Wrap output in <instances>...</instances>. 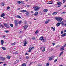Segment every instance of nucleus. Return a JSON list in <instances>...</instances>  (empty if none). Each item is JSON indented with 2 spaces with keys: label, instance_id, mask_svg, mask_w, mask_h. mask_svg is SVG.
<instances>
[{
  "label": "nucleus",
  "instance_id": "nucleus-1",
  "mask_svg": "<svg viewBox=\"0 0 66 66\" xmlns=\"http://www.w3.org/2000/svg\"><path fill=\"white\" fill-rule=\"evenodd\" d=\"M54 18L57 21H58L59 22H62L61 21H62L63 19V18L61 17H55Z\"/></svg>",
  "mask_w": 66,
  "mask_h": 66
},
{
  "label": "nucleus",
  "instance_id": "nucleus-2",
  "mask_svg": "<svg viewBox=\"0 0 66 66\" xmlns=\"http://www.w3.org/2000/svg\"><path fill=\"white\" fill-rule=\"evenodd\" d=\"M20 12H22V13H24V12H26V16H29V12H27V11H26V10H21L20 11Z\"/></svg>",
  "mask_w": 66,
  "mask_h": 66
},
{
  "label": "nucleus",
  "instance_id": "nucleus-3",
  "mask_svg": "<svg viewBox=\"0 0 66 66\" xmlns=\"http://www.w3.org/2000/svg\"><path fill=\"white\" fill-rule=\"evenodd\" d=\"M38 14V12H35V14H34L35 16H36V15H37Z\"/></svg>",
  "mask_w": 66,
  "mask_h": 66
},
{
  "label": "nucleus",
  "instance_id": "nucleus-4",
  "mask_svg": "<svg viewBox=\"0 0 66 66\" xmlns=\"http://www.w3.org/2000/svg\"><path fill=\"white\" fill-rule=\"evenodd\" d=\"M33 7L34 9H40V7L37 6Z\"/></svg>",
  "mask_w": 66,
  "mask_h": 66
},
{
  "label": "nucleus",
  "instance_id": "nucleus-5",
  "mask_svg": "<svg viewBox=\"0 0 66 66\" xmlns=\"http://www.w3.org/2000/svg\"><path fill=\"white\" fill-rule=\"evenodd\" d=\"M54 57L53 56H52L49 58V60H52V59H53Z\"/></svg>",
  "mask_w": 66,
  "mask_h": 66
},
{
  "label": "nucleus",
  "instance_id": "nucleus-6",
  "mask_svg": "<svg viewBox=\"0 0 66 66\" xmlns=\"http://www.w3.org/2000/svg\"><path fill=\"white\" fill-rule=\"evenodd\" d=\"M1 43L2 45H3V44H4V41L3 40H1Z\"/></svg>",
  "mask_w": 66,
  "mask_h": 66
},
{
  "label": "nucleus",
  "instance_id": "nucleus-7",
  "mask_svg": "<svg viewBox=\"0 0 66 66\" xmlns=\"http://www.w3.org/2000/svg\"><path fill=\"white\" fill-rule=\"evenodd\" d=\"M15 24L16 26H17V25L18 24V22L17 20L15 21Z\"/></svg>",
  "mask_w": 66,
  "mask_h": 66
},
{
  "label": "nucleus",
  "instance_id": "nucleus-8",
  "mask_svg": "<svg viewBox=\"0 0 66 66\" xmlns=\"http://www.w3.org/2000/svg\"><path fill=\"white\" fill-rule=\"evenodd\" d=\"M50 21V20H47V21H46L45 22V24H47Z\"/></svg>",
  "mask_w": 66,
  "mask_h": 66
},
{
  "label": "nucleus",
  "instance_id": "nucleus-9",
  "mask_svg": "<svg viewBox=\"0 0 66 66\" xmlns=\"http://www.w3.org/2000/svg\"><path fill=\"white\" fill-rule=\"evenodd\" d=\"M57 14V12H54L52 14L53 15H56Z\"/></svg>",
  "mask_w": 66,
  "mask_h": 66
},
{
  "label": "nucleus",
  "instance_id": "nucleus-10",
  "mask_svg": "<svg viewBox=\"0 0 66 66\" xmlns=\"http://www.w3.org/2000/svg\"><path fill=\"white\" fill-rule=\"evenodd\" d=\"M61 4H62V3H61V2H58L57 3V4L58 5H61Z\"/></svg>",
  "mask_w": 66,
  "mask_h": 66
},
{
  "label": "nucleus",
  "instance_id": "nucleus-11",
  "mask_svg": "<svg viewBox=\"0 0 66 66\" xmlns=\"http://www.w3.org/2000/svg\"><path fill=\"white\" fill-rule=\"evenodd\" d=\"M28 25H26L25 26H24L23 27H24V29H27V28H28Z\"/></svg>",
  "mask_w": 66,
  "mask_h": 66
},
{
  "label": "nucleus",
  "instance_id": "nucleus-12",
  "mask_svg": "<svg viewBox=\"0 0 66 66\" xmlns=\"http://www.w3.org/2000/svg\"><path fill=\"white\" fill-rule=\"evenodd\" d=\"M63 53H64V51H62L61 52L59 55V57H60V56H61V55H62V54Z\"/></svg>",
  "mask_w": 66,
  "mask_h": 66
},
{
  "label": "nucleus",
  "instance_id": "nucleus-13",
  "mask_svg": "<svg viewBox=\"0 0 66 66\" xmlns=\"http://www.w3.org/2000/svg\"><path fill=\"white\" fill-rule=\"evenodd\" d=\"M61 24V23H58L56 24V26H57V27H59V26H60V24Z\"/></svg>",
  "mask_w": 66,
  "mask_h": 66
},
{
  "label": "nucleus",
  "instance_id": "nucleus-14",
  "mask_svg": "<svg viewBox=\"0 0 66 66\" xmlns=\"http://www.w3.org/2000/svg\"><path fill=\"white\" fill-rule=\"evenodd\" d=\"M66 33H65L61 35L62 36V37H64V36H66Z\"/></svg>",
  "mask_w": 66,
  "mask_h": 66
},
{
  "label": "nucleus",
  "instance_id": "nucleus-15",
  "mask_svg": "<svg viewBox=\"0 0 66 66\" xmlns=\"http://www.w3.org/2000/svg\"><path fill=\"white\" fill-rule=\"evenodd\" d=\"M43 37L42 36L40 37L39 40H43Z\"/></svg>",
  "mask_w": 66,
  "mask_h": 66
},
{
  "label": "nucleus",
  "instance_id": "nucleus-16",
  "mask_svg": "<svg viewBox=\"0 0 66 66\" xmlns=\"http://www.w3.org/2000/svg\"><path fill=\"white\" fill-rule=\"evenodd\" d=\"M48 11V9H46L43 10L44 12H47Z\"/></svg>",
  "mask_w": 66,
  "mask_h": 66
},
{
  "label": "nucleus",
  "instance_id": "nucleus-17",
  "mask_svg": "<svg viewBox=\"0 0 66 66\" xmlns=\"http://www.w3.org/2000/svg\"><path fill=\"white\" fill-rule=\"evenodd\" d=\"M5 16V14L4 13L2 14L1 16V17H3Z\"/></svg>",
  "mask_w": 66,
  "mask_h": 66
},
{
  "label": "nucleus",
  "instance_id": "nucleus-18",
  "mask_svg": "<svg viewBox=\"0 0 66 66\" xmlns=\"http://www.w3.org/2000/svg\"><path fill=\"white\" fill-rule=\"evenodd\" d=\"M33 48H34V47H31L30 48H29V50H32L33 49Z\"/></svg>",
  "mask_w": 66,
  "mask_h": 66
},
{
  "label": "nucleus",
  "instance_id": "nucleus-19",
  "mask_svg": "<svg viewBox=\"0 0 66 66\" xmlns=\"http://www.w3.org/2000/svg\"><path fill=\"white\" fill-rule=\"evenodd\" d=\"M15 44H16V42H15L14 43H13L12 44V46H14V45H15Z\"/></svg>",
  "mask_w": 66,
  "mask_h": 66
},
{
  "label": "nucleus",
  "instance_id": "nucleus-20",
  "mask_svg": "<svg viewBox=\"0 0 66 66\" xmlns=\"http://www.w3.org/2000/svg\"><path fill=\"white\" fill-rule=\"evenodd\" d=\"M13 54H17L18 53V52H13Z\"/></svg>",
  "mask_w": 66,
  "mask_h": 66
},
{
  "label": "nucleus",
  "instance_id": "nucleus-21",
  "mask_svg": "<svg viewBox=\"0 0 66 66\" xmlns=\"http://www.w3.org/2000/svg\"><path fill=\"white\" fill-rule=\"evenodd\" d=\"M16 17H17L18 18H21V17L19 15L16 16Z\"/></svg>",
  "mask_w": 66,
  "mask_h": 66
},
{
  "label": "nucleus",
  "instance_id": "nucleus-22",
  "mask_svg": "<svg viewBox=\"0 0 66 66\" xmlns=\"http://www.w3.org/2000/svg\"><path fill=\"white\" fill-rule=\"evenodd\" d=\"M64 50V48L63 47H62L61 49H60L61 51H62V50Z\"/></svg>",
  "mask_w": 66,
  "mask_h": 66
},
{
  "label": "nucleus",
  "instance_id": "nucleus-23",
  "mask_svg": "<svg viewBox=\"0 0 66 66\" xmlns=\"http://www.w3.org/2000/svg\"><path fill=\"white\" fill-rule=\"evenodd\" d=\"M46 66H49V63H47L46 64Z\"/></svg>",
  "mask_w": 66,
  "mask_h": 66
},
{
  "label": "nucleus",
  "instance_id": "nucleus-24",
  "mask_svg": "<svg viewBox=\"0 0 66 66\" xmlns=\"http://www.w3.org/2000/svg\"><path fill=\"white\" fill-rule=\"evenodd\" d=\"M2 49H3V50H6V48H5V47H2Z\"/></svg>",
  "mask_w": 66,
  "mask_h": 66
},
{
  "label": "nucleus",
  "instance_id": "nucleus-25",
  "mask_svg": "<svg viewBox=\"0 0 66 66\" xmlns=\"http://www.w3.org/2000/svg\"><path fill=\"white\" fill-rule=\"evenodd\" d=\"M26 43V44H27L28 43V42L27 41V40H25V42H24V43Z\"/></svg>",
  "mask_w": 66,
  "mask_h": 66
},
{
  "label": "nucleus",
  "instance_id": "nucleus-26",
  "mask_svg": "<svg viewBox=\"0 0 66 66\" xmlns=\"http://www.w3.org/2000/svg\"><path fill=\"white\" fill-rule=\"evenodd\" d=\"M7 58L8 59H10V58H11V56H7Z\"/></svg>",
  "mask_w": 66,
  "mask_h": 66
},
{
  "label": "nucleus",
  "instance_id": "nucleus-27",
  "mask_svg": "<svg viewBox=\"0 0 66 66\" xmlns=\"http://www.w3.org/2000/svg\"><path fill=\"white\" fill-rule=\"evenodd\" d=\"M17 2L18 3H19V4H20V3H21V2H20V1H17Z\"/></svg>",
  "mask_w": 66,
  "mask_h": 66
},
{
  "label": "nucleus",
  "instance_id": "nucleus-28",
  "mask_svg": "<svg viewBox=\"0 0 66 66\" xmlns=\"http://www.w3.org/2000/svg\"><path fill=\"white\" fill-rule=\"evenodd\" d=\"M1 60H5V58H3V57H2L1 58Z\"/></svg>",
  "mask_w": 66,
  "mask_h": 66
},
{
  "label": "nucleus",
  "instance_id": "nucleus-29",
  "mask_svg": "<svg viewBox=\"0 0 66 66\" xmlns=\"http://www.w3.org/2000/svg\"><path fill=\"white\" fill-rule=\"evenodd\" d=\"M38 33V30H36L35 32V34H37V33Z\"/></svg>",
  "mask_w": 66,
  "mask_h": 66
},
{
  "label": "nucleus",
  "instance_id": "nucleus-30",
  "mask_svg": "<svg viewBox=\"0 0 66 66\" xmlns=\"http://www.w3.org/2000/svg\"><path fill=\"white\" fill-rule=\"evenodd\" d=\"M10 26H11V27H13V24H10Z\"/></svg>",
  "mask_w": 66,
  "mask_h": 66
},
{
  "label": "nucleus",
  "instance_id": "nucleus-31",
  "mask_svg": "<svg viewBox=\"0 0 66 66\" xmlns=\"http://www.w3.org/2000/svg\"><path fill=\"white\" fill-rule=\"evenodd\" d=\"M34 11H38V9H34Z\"/></svg>",
  "mask_w": 66,
  "mask_h": 66
},
{
  "label": "nucleus",
  "instance_id": "nucleus-32",
  "mask_svg": "<svg viewBox=\"0 0 66 66\" xmlns=\"http://www.w3.org/2000/svg\"><path fill=\"white\" fill-rule=\"evenodd\" d=\"M45 50H46V49L45 48H44V49L43 50H42V51L43 52H44V51H45Z\"/></svg>",
  "mask_w": 66,
  "mask_h": 66
},
{
  "label": "nucleus",
  "instance_id": "nucleus-33",
  "mask_svg": "<svg viewBox=\"0 0 66 66\" xmlns=\"http://www.w3.org/2000/svg\"><path fill=\"white\" fill-rule=\"evenodd\" d=\"M24 46H25L26 45V44H27V43H24Z\"/></svg>",
  "mask_w": 66,
  "mask_h": 66
},
{
  "label": "nucleus",
  "instance_id": "nucleus-34",
  "mask_svg": "<svg viewBox=\"0 0 66 66\" xmlns=\"http://www.w3.org/2000/svg\"><path fill=\"white\" fill-rule=\"evenodd\" d=\"M63 33H64V31H62L61 32V34H63Z\"/></svg>",
  "mask_w": 66,
  "mask_h": 66
},
{
  "label": "nucleus",
  "instance_id": "nucleus-35",
  "mask_svg": "<svg viewBox=\"0 0 66 66\" xmlns=\"http://www.w3.org/2000/svg\"><path fill=\"white\" fill-rule=\"evenodd\" d=\"M6 27L7 28H9V25H7L6 26Z\"/></svg>",
  "mask_w": 66,
  "mask_h": 66
},
{
  "label": "nucleus",
  "instance_id": "nucleus-36",
  "mask_svg": "<svg viewBox=\"0 0 66 66\" xmlns=\"http://www.w3.org/2000/svg\"><path fill=\"white\" fill-rule=\"evenodd\" d=\"M57 59H55L54 61V62H56V61H57Z\"/></svg>",
  "mask_w": 66,
  "mask_h": 66
},
{
  "label": "nucleus",
  "instance_id": "nucleus-37",
  "mask_svg": "<svg viewBox=\"0 0 66 66\" xmlns=\"http://www.w3.org/2000/svg\"><path fill=\"white\" fill-rule=\"evenodd\" d=\"M29 57L28 56H27L26 57V59H29Z\"/></svg>",
  "mask_w": 66,
  "mask_h": 66
},
{
  "label": "nucleus",
  "instance_id": "nucleus-38",
  "mask_svg": "<svg viewBox=\"0 0 66 66\" xmlns=\"http://www.w3.org/2000/svg\"><path fill=\"white\" fill-rule=\"evenodd\" d=\"M65 1H66V0H63V3H65Z\"/></svg>",
  "mask_w": 66,
  "mask_h": 66
},
{
  "label": "nucleus",
  "instance_id": "nucleus-39",
  "mask_svg": "<svg viewBox=\"0 0 66 66\" xmlns=\"http://www.w3.org/2000/svg\"><path fill=\"white\" fill-rule=\"evenodd\" d=\"M9 9H10V7H8L7 8V10H9Z\"/></svg>",
  "mask_w": 66,
  "mask_h": 66
},
{
  "label": "nucleus",
  "instance_id": "nucleus-40",
  "mask_svg": "<svg viewBox=\"0 0 66 66\" xmlns=\"http://www.w3.org/2000/svg\"><path fill=\"white\" fill-rule=\"evenodd\" d=\"M5 37V35H3V38H4Z\"/></svg>",
  "mask_w": 66,
  "mask_h": 66
},
{
  "label": "nucleus",
  "instance_id": "nucleus-41",
  "mask_svg": "<svg viewBox=\"0 0 66 66\" xmlns=\"http://www.w3.org/2000/svg\"><path fill=\"white\" fill-rule=\"evenodd\" d=\"M61 6V5H59V6H57V7H60Z\"/></svg>",
  "mask_w": 66,
  "mask_h": 66
},
{
  "label": "nucleus",
  "instance_id": "nucleus-42",
  "mask_svg": "<svg viewBox=\"0 0 66 66\" xmlns=\"http://www.w3.org/2000/svg\"><path fill=\"white\" fill-rule=\"evenodd\" d=\"M62 14H65L66 13V12H62Z\"/></svg>",
  "mask_w": 66,
  "mask_h": 66
},
{
  "label": "nucleus",
  "instance_id": "nucleus-43",
  "mask_svg": "<svg viewBox=\"0 0 66 66\" xmlns=\"http://www.w3.org/2000/svg\"><path fill=\"white\" fill-rule=\"evenodd\" d=\"M6 64L5 63L3 64V66H6Z\"/></svg>",
  "mask_w": 66,
  "mask_h": 66
},
{
  "label": "nucleus",
  "instance_id": "nucleus-44",
  "mask_svg": "<svg viewBox=\"0 0 66 66\" xmlns=\"http://www.w3.org/2000/svg\"><path fill=\"white\" fill-rule=\"evenodd\" d=\"M48 4H52V3H48Z\"/></svg>",
  "mask_w": 66,
  "mask_h": 66
},
{
  "label": "nucleus",
  "instance_id": "nucleus-45",
  "mask_svg": "<svg viewBox=\"0 0 66 66\" xmlns=\"http://www.w3.org/2000/svg\"><path fill=\"white\" fill-rule=\"evenodd\" d=\"M66 44H65V45H64L63 46V47L64 48V47H66Z\"/></svg>",
  "mask_w": 66,
  "mask_h": 66
},
{
  "label": "nucleus",
  "instance_id": "nucleus-46",
  "mask_svg": "<svg viewBox=\"0 0 66 66\" xmlns=\"http://www.w3.org/2000/svg\"><path fill=\"white\" fill-rule=\"evenodd\" d=\"M4 3H2V6H4Z\"/></svg>",
  "mask_w": 66,
  "mask_h": 66
},
{
  "label": "nucleus",
  "instance_id": "nucleus-47",
  "mask_svg": "<svg viewBox=\"0 0 66 66\" xmlns=\"http://www.w3.org/2000/svg\"><path fill=\"white\" fill-rule=\"evenodd\" d=\"M16 61L18 62V63H19V61L18 60H17Z\"/></svg>",
  "mask_w": 66,
  "mask_h": 66
},
{
  "label": "nucleus",
  "instance_id": "nucleus-48",
  "mask_svg": "<svg viewBox=\"0 0 66 66\" xmlns=\"http://www.w3.org/2000/svg\"><path fill=\"white\" fill-rule=\"evenodd\" d=\"M19 24H20V23H21V21H19Z\"/></svg>",
  "mask_w": 66,
  "mask_h": 66
},
{
  "label": "nucleus",
  "instance_id": "nucleus-49",
  "mask_svg": "<svg viewBox=\"0 0 66 66\" xmlns=\"http://www.w3.org/2000/svg\"><path fill=\"white\" fill-rule=\"evenodd\" d=\"M5 32H6V33H8L9 31H8V30H6L5 31Z\"/></svg>",
  "mask_w": 66,
  "mask_h": 66
},
{
  "label": "nucleus",
  "instance_id": "nucleus-50",
  "mask_svg": "<svg viewBox=\"0 0 66 66\" xmlns=\"http://www.w3.org/2000/svg\"><path fill=\"white\" fill-rule=\"evenodd\" d=\"M62 26H64V23L63 22H62Z\"/></svg>",
  "mask_w": 66,
  "mask_h": 66
},
{
  "label": "nucleus",
  "instance_id": "nucleus-51",
  "mask_svg": "<svg viewBox=\"0 0 66 66\" xmlns=\"http://www.w3.org/2000/svg\"><path fill=\"white\" fill-rule=\"evenodd\" d=\"M7 24H4V26H7Z\"/></svg>",
  "mask_w": 66,
  "mask_h": 66
},
{
  "label": "nucleus",
  "instance_id": "nucleus-52",
  "mask_svg": "<svg viewBox=\"0 0 66 66\" xmlns=\"http://www.w3.org/2000/svg\"><path fill=\"white\" fill-rule=\"evenodd\" d=\"M52 44L53 45H55V44L54 43H52Z\"/></svg>",
  "mask_w": 66,
  "mask_h": 66
},
{
  "label": "nucleus",
  "instance_id": "nucleus-53",
  "mask_svg": "<svg viewBox=\"0 0 66 66\" xmlns=\"http://www.w3.org/2000/svg\"><path fill=\"white\" fill-rule=\"evenodd\" d=\"M32 39L34 40L35 39V38L34 37L32 38Z\"/></svg>",
  "mask_w": 66,
  "mask_h": 66
},
{
  "label": "nucleus",
  "instance_id": "nucleus-54",
  "mask_svg": "<svg viewBox=\"0 0 66 66\" xmlns=\"http://www.w3.org/2000/svg\"><path fill=\"white\" fill-rule=\"evenodd\" d=\"M64 33H66V29L64 31Z\"/></svg>",
  "mask_w": 66,
  "mask_h": 66
},
{
  "label": "nucleus",
  "instance_id": "nucleus-55",
  "mask_svg": "<svg viewBox=\"0 0 66 66\" xmlns=\"http://www.w3.org/2000/svg\"><path fill=\"white\" fill-rule=\"evenodd\" d=\"M53 31H55V28H54L53 29Z\"/></svg>",
  "mask_w": 66,
  "mask_h": 66
},
{
  "label": "nucleus",
  "instance_id": "nucleus-56",
  "mask_svg": "<svg viewBox=\"0 0 66 66\" xmlns=\"http://www.w3.org/2000/svg\"><path fill=\"white\" fill-rule=\"evenodd\" d=\"M28 53H26L25 54L26 55H28Z\"/></svg>",
  "mask_w": 66,
  "mask_h": 66
},
{
  "label": "nucleus",
  "instance_id": "nucleus-57",
  "mask_svg": "<svg viewBox=\"0 0 66 66\" xmlns=\"http://www.w3.org/2000/svg\"><path fill=\"white\" fill-rule=\"evenodd\" d=\"M2 63H3V62H0V64H2Z\"/></svg>",
  "mask_w": 66,
  "mask_h": 66
},
{
  "label": "nucleus",
  "instance_id": "nucleus-58",
  "mask_svg": "<svg viewBox=\"0 0 66 66\" xmlns=\"http://www.w3.org/2000/svg\"><path fill=\"white\" fill-rule=\"evenodd\" d=\"M31 50H29L28 51V52H31Z\"/></svg>",
  "mask_w": 66,
  "mask_h": 66
},
{
  "label": "nucleus",
  "instance_id": "nucleus-59",
  "mask_svg": "<svg viewBox=\"0 0 66 66\" xmlns=\"http://www.w3.org/2000/svg\"><path fill=\"white\" fill-rule=\"evenodd\" d=\"M58 47H59V46L58 45L56 46V48H58Z\"/></svg>",
  "mask_w": 66,
  "mask_h": 66
},
{
  "label": "nucleus",
  "instance_id": "nucleus-60",
  "mask_svg": "<svg viewBox=\"0 0 66 66\" xmlns=\"http://www.w3.org/2000/svg\"><path fill=\"white\" fill-rule=\"evenodd\" d=\"M20 33H22V31H20L19 32Z\"/></svg>",
  "mask_w": 66,
  "mask_h": 66
},
{
  "label": "nucleus",
  "instance_id": "nucleus-61",
  "mask_svg": "<svg viewBox=\"0 0 66 66\" xmlns=\"http://www.w3.org/2000/svg\"><path fill=\"white\" fill-rule=\"evenodd\" d=\"M1 27H2V28H3V27H4V26L2 25L1 26Z\"/></svg>",
  "mask_w": 66,
  "mask_h": 66
},
{
  "label": "nucleus",
  "instance_id": "nucleus-62",
  "mask_svg": "<svg viewBox=\"0 0 66 66\" xmlns=\"http://www.w3.org/2000/svg\"><path fill=\"white\" fill-rule=\"evenodd\" d=\"M52 29H53L54 28H53V27H52L51 28Z\"/></svg>",
  "mask_w": 66,
  "mask_h": 66
},
{
  "label": "nucleus",
  "instance_id": "nucleus-63",
  "mask_svg": "<svg viewBox=\"0 0 66 66\" xmlns=\"http://www.w3.org/2000/svg\"><path fill=\"white\" fill-rule=\"evenodd\" d=\"M21 3H22V4H23V2H21Z\"/></svg>",
  "mask_w": 66,
  "mask_h": 66
},
{
  "label": "nucleus",
  "instance_id": "nucleus-64",
  "mask_svg": "<svg viewBox=\"0 0 66 66\" xmlns=\"http://www.w3.org/2000/svg\"><path fill=\"white\" fill-rule=\"evenodd\" d=\"M1 26H2V24L0 23V27H1Z\"/></svg>",
  "mask_w": 66,
  "mask_h": 66
}]
</instances>
